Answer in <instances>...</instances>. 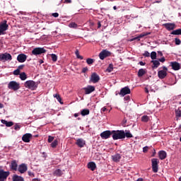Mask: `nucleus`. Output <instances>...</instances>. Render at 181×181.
Segmentation results:
<instances>
[{
	"mask_svg": "<svg viewBox=\"0 0 181 181\" xmlns=\"http://www.w3.org/2000/svg\"><path fill=\"white\" fill-rule=\"evenodd\" d=\"M175 115L177 118H180V117H181V110H175Z\"/></svg>",
	"mask_w": 181,
	"mask_h": 181,
	"instance_id": "43",
	"label": "nucleus"
},
{
	"mask_svg": "<svg viewBox=\"0 0 181 181\" xmlns=\"http://www.w3.org/2000/svg\"><path fill=\"white\" fill-rule=\"evenodd\" d=\"M88 168L90 169V170H92V172H94V170H95V169H97V165L95 164V163L91 161L89 162L87 165Z\"/></svg>",
	"mask_w": 181,
	"mask_h": 181,
	"instance_id": "21",
	"label": "nucleus"
},
{
	"mask_svg": "<svg viewBox=\"0 0 181 181\" xmlns=\"http://www.w3.org/2000/svg\"><path fill=\"white\" fill-rule=\"evenodd\" d=\"M20 78L23 81H24V80H26V78H28V76L26 75V73L22 72L21 74H20Z\"/></svg>",
	"mask_w": 181,
	"mask_h": 181,
	"instance_id": "31",
	"label": "nucleus"
},
{
	"mask_svg": "<svg viewBox=\"0 0 181 181\" xmlns=\"http://www.w3.org/2000/svg\"><path fill=\"white\" fill-rule=\"evenodd\" d=\"M52 16H54V18H59V14L58 13H54L52 14Z\"/></svg>",
	"mask_w": 181,
	"mask_h": 181,
	"instance_id": "54",
	"label": "nucleus"
},
{
	"mask_svg": "<svg viewBox=\"0 0 181 181\" xmlns=\"http://www.w3.org/2000/svg\"><path fill=\"white\" fill-rule=\"evenodd\" d=\"M100 76L98 74H97V73L93 72L90 75L89 82L93 83V84H95V83H98V81H100Z\"/></svg>",
	"mask_w": 181,
	"mask_h": 181,
	"instance_id": "6",
	"label": "nucleus"
},
{
	"mask_svg": "<svg viewBox=\"0 0 181 181\" xmlns=\"http://www.w3.org/2000/svg\"><path fill=\"white\" fill-rule=\"evenodd\" d=\"M101 28V21L98 22V28L100 29Z\"/></svg>",
	"mask_w": 181,
	"mask_h": 181,
	"instance_id": "59",
	"label": "nucleus"
},
{
	"mask_svg": "<svg viewBox=\"0 0 181 181\" xmlns=\"http://www.w3.org/2000/svg\"><path fill=\"white\" fill-rule=\"evenodd\" d=\"M165 61L166 59H165L164 57L158 59V62H160L161 63H165Z\"/></svg>",
	"mask_w": 181,
	"mask_h": 181,
	"instance_id": "52",
	"label": "nucleus"
},
{
	"mask_svg": "<svg viewBox=\"0 0 181 181\" xmlns=\"http://www.w3.org/2000/svg\"><path fill=\"white\" fill-rule=\"evenodd\" d=\"M149 149H150V148H149V146H145V147H144L143 148V152H144V153H146V152H148V151H149Z\"/></svg>",
	"mask_w": 181,
	"mask_h": 181,
	"instance_id": "48",
	"label": "nucleus"
},
{
	"mask_svg": "<svg viewBox=\"0 0 181 181\" xmlns=\"http://www.w3.org/2000/svg\"><path fill=\"white\" fill-rule=\"evenodd\" d=\"M136 181H144V179L143 178H139L136 180Z\"/></svg>",
	"mask_w": 181,
	"mask_h": 181,
	"instance_id": "64",
	"label": "nucleus"
},
{
	"mask_svg": "<svg viewBox=\"0 0 181 181\" xmlns=\"http://www.w3.org/2000/svg\"><path fill=\"white\" fill-rule=\"evenodd\" d=\"M6 23V20H4L2 23H0V29L4 32L8 30V28H9V25H8Z\"/></svg>",
	"mask_w": 181,
	"mask_h": 181,
	"instance_id": "20",
	"label": "nucleus"
},
{
	"mask_svg": "<svg viewBox=\"0 0 181 181\" xmlns=\"http://www.w3.org/2000/svg\"><path fill=\"white\" fill-rule=\"evenodd\" d=\"M139 64H140V66H145V62H139Z\"/></svg>",
	"mask_w": 181,
	"mask_h": 181,
	"instance_id": "61",
	"label": "nucleus"
},
{
	"mask_svg": "<svg viewBox=\"0 0 181 181\" xmlns=\"http://www.w3.org/2000/svg\"><path fill=\"white\" fill-rule=\"evenodd\" d=\"M163 26H164V28H165V29L169 31L173 30V29L176 28V25L172 23H164Z\"/></svg>",
	"mask_w": 181,
	"mask_h": 181,
	"instance_id": "15",
	"label": "nucleus"
},
{
	"mask_svg": "<svg viewBox=\"0 0 181 181\" xmlns=\"http://www.w3.org/2000/svg\"><path fill=\"white\" fill-rule=\"evenodd\" d=\"M151 58L152 60H156V52H152L151 53Z\"/></svg>",
	"mask_w": 181,
	"mask_h": 181,
	"instance_id": "40",
	"label": "nucleus"
},
{
	"mask_svg": "<svg viewBox=\"0 0 181 181\" xmlns=\"http://www.w3.org/2000/svg\"><path fill=\"white\" fill-rule=\"evenodd\" d=\"M23 67H25V65H23V64L20 65V66H18V69L21 71V70H22V69H23Z\"/></svg>",
	"mask_w": 181,
	"mask_h": 181,
	"instance_id": "56",
	"label": "nucleus"
},
{
	"mask_svg": "<svg viewBox=\"0 0 181 181\" xmlns=\"http://www.w3.org/2000/svg\"><path fill=\"white\" fill-rule=\"evenodd\" d=\"M144 90H145V93H146V94L149 93V90H148V88H145Z\"/></svg>",
	"mask_w": 181,
	"mask_h": 181,
	"instance_id": "62",
	"label": "nucleus"
},
{
	"mask_svg": "<svg viewBox=\"0 0 181 181\" xmlns=\"http://www.w3.org/2000/svg\"><path fill=\"white\" fill-rule=\"evenodd\" d=\"M107 111V107H103L102 109H101V112H105Z\"/></svg>",
	"mask_w": 181,
	"mask_h": 181,
	"instance_id": "57",
	"label": "nucleus"
},
{
	"mask_svg": "<svg viewBox=\"0 0 181 181\" xmlns=\"http://www.w3.org/2000/svg\"><path fill=\"white\" fill-rule=\"evenodd\" d=\"M54 98H57V101H59V103H60V104H63V102H62V98L60 97V95H59L57 93L54 94Z\"/></svg>",
	"mask_w": 181,
	"mask_h": 181,
	"instance_id": "35",
	"label": "nucleus"
},
{
	"mask_svg": "<svg viewBox=\"0 0 181 181\" xmlns=\"http://www.w3.org/2000/svg\"><path fill=\"white\" fill-rule=\"evenodd\" d=\"M134 136H132V134L129 131H125L124 132V138H132Z\"/></svg>",
	"mask_w": 181,
	"mask_h": 181,
	"instance_id": "33",
	"label": "nucleus"
},
{
	"mask_svg": "<svg viewBox=\"0 0 181 181\" xmlns=\"http://www.w3.org/2000/svg\"><path fill=\"white\" fill-rule=\"evenodd\" d=\"M14 129H15V131H19V129H21V126L18 124H16L14 125Z\"/></svg>",
	"mask_w": 181,
	"mask_h": 181,
	"instance_id": "50",
	"label": "nucleus"
},
{
	"mask_svg": "<svg viewBox=\"0 0 181 181\" xmlns=\"http://www.w3.org/2000/svg\"><path fill=\"white\" fill-rule=\"evenodd\" d=\"M64 4H71V0H64Z\"/></svg>",
	"mask_w": 181,
	"mask_h": 181,
	"instance_id": "58",
	"label": "nucleus"
},
{
	"mask_svg": "<svg viewBox=\"0 0 181 181\" xmlns=\"http://www.w3.org/2000/svg\"><path fill=\"white\" fill-rule=\"evenodd\" d=\"M8 88L13 91H18L21 88V84L15 81H11L8 84Z\"/></svg>",
	"mask_w": 181,
	"mask_h": 181,
	"instance_id": "2",
	"label": "nucleus"
},
{
	"mask_svg": "<svg viewBox=\"0 0 181 181\" xmlns=\"http://www.w3.org/2000/svg\"><path fill=\"white\" fill-rule=\"evenodd\" d=\"M31 138H32V134L27 133L23 136L22 141L23 142L29 143L30 142Z\"/></svg>",
	"mask_w": 181,
	"mask_h": 181,
	"instance_id": "18",
	"label": "nucleus"
},
{
	"mask_svg": "<svg viewBox=\"0 0 181 181\" xmlns=\"http://www.w3.org/2000/svg\"><path fill=\"white\" fill-rule=\"evenodd\" d=\"M112 159L113 162H119V160H121V154L116 153V154L112 156Z\"/></svg>",
	"mask_w": 181,
	"mask_h": 181,
	"instance_id": "24",
	"label": "nucleus"
},
{
	"mask_svg": "<svg viewBox=\"0 0 181 181\" xmlns=\"http://www.w3.org/2000/svg\"><path fill=\"white\" fill-rule=\"evenodd\" d=\"M141 121L142 122H148V121H149V117H148L147 115L142 116Z\"/></svg>",
	"mask_w": 181,
	"mask_h": 181,
	"instance_id": "37",
	"label": "nucleus"
},
{
	"mask_svg": "<svg viewBox=\"0 0 181 181\" xmlns=\"http://www.w3.org/2000/svg\"><path fill=\"white\" fill-rule=\"evenodd\" d=\"M11 175V172L5 171L4 169L0 168V181H5L8 179V177Z\"/></svg>",
	"mask_w": 181,
	"mask_h": 181,
	"instance_id": "5",
	"label": "nucleus"
},
{
	"mask_svg": "<svg viewBox=\"0 0 181 181\" xmlns=\"http://www.w3.org/2000/svg\"><path fill=\"white\" fill-rule=\"evenodd\" d=\"M76 145L78 146V148H84V145H86V141L83 139H78L76 142Z\"/></svg>",
	"mask_w": 181,
	"mask_h": 181,
	"instance_id": "19",
	"label": "nucleus"
},
{
	"mask_svg": "<svg viewBox=\"0 0 181 181\" xmlns=\"http://www.w3.org/2000/svg\"><path fill=\"white\" fill-rule=\"evenodd\" d=\"M111 135H112V131L106 130L100 134V138L102 139H108V138H111Z\"/></svg>",
	"mask_w": 181,
	"mask_h": 181,
	"instance_id": "11",
	"label": "nucleus"
},
{
	"mask_svg": "<svg viewBox=\"0 0 181 181\" xmlns=\"http://www.w3.org/2000/svg\"><path fill=\"white\" fill-rule=\"evenodd\" d=\"M122 126L123 127H127V119H123L122 121Z\"/></svg>",
	"mask_w": 181,
	"mask_h": 181,
	"instance_id": "53",
	"label": "nucleus"
},
{
	"mask_svg": "<svg viewBox=\"0 0 181 181\" xmlns=\"http://www.w3.org/2000/svg\"><path fill=\"white\" fill-rule=\"evenodd\" d=\"M119 94L122 97H125V95H127V94H131V89H129V87L125 86L124 88H122L120 90V92Z\"/></svg>",
	"mask_w": 181,
	"mask_h": 181,
	"instance_id": "12",
	"label": "nucleus"
},
{
	"mask_svg": "<svg viewBox=\"0 0 181 181\" xmlns=\"http://www.w3.org/2000/svg\"><path fill=\"white\" fill-rule=\"evenodd\" d=\"M94 62H95L94 59L88 58L86 59V63H87V64H89V66L93 64V63H94Z\"/></svg>",
	"mask_w": 181,
	"mask_h": 181,
	"instance_id": "39",
	"label": "nucleus"
},
{
	"mask_svg": "<svg viewBox=\"0 0 181 181\" xmlns=\"http://www.w3.org/2000/svg\"><path fill=\"white\" fill-rule=\"evenodd\" d=\"M175 43L177 46H179V45H181V40L179 38H175Z\"/></svg>",
	"mask_w": 181,
	"mask_h": 181,
	"instance_id": "46",
	"label": "nucleus"
},
{
	"mask_svg": "<svg viewBox=\"0 0 181 181\" xmlns=\"http://www.w3.org/2000/svg\"><path fill=\"white\" fill-rule=\"evenodd\" d=\"M170 66L172 67L173 70H175V71L180 70V64L177 62H171Z\"/></svg>",
	"mask_w": 181,
	"mask_h": 181,
	"instance_id": "14",
	"label": "nucleus"
},
{
	"mask_svg": "<svg viewBox=\"0 0 181 181\" xmlns=\"http://www.w3.org/2000/svg\"><path fill=\"white\" fill-rule=\"evenodd\" d=\"M171 35H181V28L172 31Z\"/></svg>",
	"mask_w": 181,
	"mask_h": 181,
	"instance_id": "36",
	"label": "nucleus"
},
{
	"mask_svg": "<svg viewBox=\"0 0 181 181\" xmlns=\"http://www.w3.org/2000/svg\"><path fill=\"white\" fill-rule=\"evenodd\" d=\"M69 26L70 28H74V29H77V28H78V25H77V23H74V22H72V23H71L69 24Z\"/></svg>",
	"mask_w": 181,
	"mask_h": 181,
	"instance_id": "38",
	"label": "nucleus"
},
{
	"mask_svg": "<svg viewBox=\"0 0 181 181\" xmlns=\"http://www.w3.org/2000/svg\"><path fill=\"white\" fill-rule=\"evenodd\" d=\"M57 139L54 140V141L51 144V147L52 148H56V146H57Z\"/></svg>",
	"mask_w": 181,
	"mask_h": 181,
	"instance_id": "42",
	"label": "nucleus"
},
{
	"mask_svg": "<svg viewBox=\"0 0 181 181\" xmlns=\"http://www.w3.org/2000/svg\"><path fill=\"white\" fill-rule=\"evenodd\" d=\"M112 138L114 141L125 139V131L124 130H112Z\"/></svg>",
	"mask_w": 181,
	"mask_h": 181,
	"instance_id": "1",
	"label": "nucleus"
},
{
	"mask_svg": "<svg viewBox=\"0 0 181 181\" xmlns=\"http://www.w3.org/2000/svg\"><path fill=\"white\" fill-rule=\"evenodd\" d=\"M54 174L57 176H62V170H60V169L56 170L54 172Z\"/></svg>",
	"mask_w": 181,
	"mask_h": 181,
	"instance_id": "44",
	"label": "nucleus"
},
{
	"mask_svg": "<svg viewBox=\"0 0 181 181\" xmlns=\"http://www.w3.org/2000/svg\"><path fill=\"white\" fill-rule=\"evenodd\" d=\"M8 60H12V55L11 54L6 52L0 54V62H8Z\"/></svg>",
	"mask_w": 181,
	"mask_h": 181,
	"instance_id": "10",
	"label": "nucleus"
},
{
	"mask_svg": "<svg viewBox=\"0 0 181 181\" xmlns=\"http://www.w3.org/2000/svg\"><path fill=\"white\" fill-rule=\"evenodd\" d=\"M10 168L11 170H15V172L18 170V163L16 162V160H14L11 161Z\"/></svg>",
	"mask_w": 181,
	"mask_h": 181,
	"instance_id": "22",
	"label": "nucleus"
},
{
	"mask_svg": "<svg viewBox=\"0 0 181 181\" xmlns=\"http://www.w3.org/2000/svg\"><path fill=\"white\" fill-rule=\"evenodd\" d=\"M151 63L153 64V69H158V67L160 66V62H159V60H152Z\"/></svg>",
	"mask_w": 181,
	"mask_h": 181,
	"instance_id": "26",
	"label": "nucleus"
},
{
	"mask_svg": "<svg viewBox=\"0 0 181 181\" xmlns=\"http://www.w3.org/2000/svg\"><path fill=\"white\" fill-rule=\"evenodd\" d=\"M151 168L153 173H158L159 169V160L158 158L151 159Z\"/></svg>",
	"mask_w": 181,
	"mask_h": 181,
	"instance_id": "3",
	"label": "nucleus"
},
{
	"mask_svg": "<svg viewBox=\"0 0 181 181\" xmlns=\"http://www.w3.org/2000/svg\"><path fill=\"white\" fill-rule=\"evenodd\" d=\"M13 74H14V76H19V74L21 75V71L17 69L13 71Z\"/></svg>",
	"mask_w": 181,
	"mask_h": 181,
	"instance_id": "45",
	"label": "nucleus"
},
{
	"mask_svg": "<svg viewBox=\"0 0 181 181\" xmlns=\"http://www.w3.org/2000/svg\"><path fill=\"white\" fill-rule=\"evenodd\" d=\"M54 140V137H53L52 136H48V142H49V144L53 142Z\"/></svg>",
	"mask_w": 181,
	"mask_h": 181,
	"instance_id": "49",
	"label": "nucleus"
},
{
	"mask_svg": "<svg viewBox=\"0 0 181 181\" xmlns=\"http://www.w3.org/2000/svg\"><path fill=\"white\" fill-rule=\"evenodd\" d=\"M52 62H57V55L56 54H51Z\"/></svg>",
	"mask_w": 181,
	"mask_h": 181,
	"instance_id": "41",
	"label": "nucleus"
},
{
	"mask_svg": "<svg viewBox=\"0 0 181 181\" xmlns=\"http://www.w3.org/2000/svg\"><path fill=\"white\" fill-rule=\"evenodd\" d=\"M90 114V110L88 109H83L81 111V115L83 117H86V115H88Z\"/></svg>",
	"mask_w": 181,
	"mask_h": 181,
	"instance_id": "30",
	"label": "nucleus"
},
{
	"mask_svg": "<svg viewBox=\"0 0 181 181\" xmlns=\"http://www.w3.org/2000/svg\"><path fill=\"white\" fill-rule=\"evenodd\" d=\"M87 71H88V68L86 66L82 69L81 73H87Z\"/></svg>",
	"mask_w": 181,
	"mask_h": 181,
	"instance_id": "51",
	"label": "nucleus"
},
{
	"mask_svg": "<svg viewBox=\"0 0 181 181\" xmlns=\"http://www.w3.org/2000/svg\"><path fill=\"white\" fill-rule=\"evenodd\" d=\"M46 52V49L43 47H35L32 51V54H34V56H37L39 54H43Z\"/></svg>",
	"mask_w": 181,
	"mask_h": 181,
	"instance_id": "7",
	"label": "nucleus"
},
{
	"mask_svg": "<svg viewBox=\"0 0 181 181\" xmlns=\"http://www.w3.org/2000/svg\"><path fill=\"white\" fill-rule=\"evenodd\" d=\"M143 56L144 57H151V54L148 51H145L144 53L143 54Z\"/></svg>",
	"mask_w": 181,
	"mask_h": 181,
	"instance_id": "47",
	"label": "nucleus"
},
{
	"mask_svg": "<svg viewBox=\"0 0 181 181\" xmlns=\"http://www.w3.org/2000/svg\"><path fill=\"white\" fill-rule=\"evenodd\" d=\"M1 124H4V125H6V127H12L13 125V122H8L5 119H1Z\"/></svg>",
	"mask_w": 181,
	"mask_h": 181,
	"instance_id": "27",
	"label": "nucleus"
},
{
	"mask_svg": "<svg viewBox=\"0 0 181 181\" xmlns=\"http://www.w3.org/2000/svg\"><path fill=\"white\" fill-rule=\"evenodd\" d=\"M110 56H111V53L107 49H103L99 54V58L100 60H104V59H106V57H110Z\"/></svg>",
	"mask_w": 181,
	"mask_h": 181,
	"instance_id": "9",
	"label": "nucleus"
},
{
	"mask_svg": "<svg viewBox=\"0 0 181 181\" xmlns=\"http://www.w3.org/2000/svg\"><path fill=\"white\" fill-rule=\"evenodd\" d=\"M131 98L129 96H126L124 97V100H126V101H128V100H129Z\"/></svg>",
	"mask_w": 181,
	"mask_h": 181,
	"instance_id": "63",
	"label": "nucleus"
},
{
	"mask_svg": "<svg viewBox=\"0 0 181 181\" xmlns=\"http://www.w3.org/2000/svg\"><path fill=\"white\" fill-rule=\"evenodd\" d=\"M114 70V65H112V64H110L108 67L106 69V71H107V73H111V71H112Z\"/></svg>",
	"mask_w": 181,
	"mask_h": 181,
	"instance_id": "32",
	"label": "nucleus"
},
{
	"mask_svg": "<svg viewBox=\"0 0 181 181\" xmlns=\"http://www.w3.org/2000/svg\"><path fill=\"white\" fill-rule=\"evenodd\" d=\"M17 170H18L20 173H25V172L28 170V165L25 163H22L20 165H18Z\"/></svg>",
	"mask_w": 181,
	"mask_h": 181,
	"instance_id": "17",
	"label": "nucleus"
},
{
	"mask_svg": "<svg viewBox=\"0 0 181 181\" xmlns=\"http://www.w3.org/2000/svg\"><path fill=\"white\" fill-rule=\"evenodd\" d=\"M148 34H141L140 35H139L138 37H135L132 39L130 40V42H134V40H138L140 41L141 40V37H144L145 36H147Z\"/></svg>",
	"mask_w": 181,
	"mask_h": 181,
	"instance_id": "29",
	"label": "nucleus"
},
{
	"mask_svg": "<svg viewBox=\"0 0 181 181\" xmlns=\"http://www.w3.org/2000/svg\"><path fill=\"white\" fill-rule=\"evenodd\" d=\"M24 86L30 90H36L37 88V84L34 81H27L25 82Z\"/></svg>",
	"mask_w": 181,
	"mask_h": 181,
	"instance_id": "4",
	"label": "nucleus"
},
{
	"mask_svg": "<svg viewBox=\"0 0 181 181\" xmlns=\"http://www.w3.org/2000/svg\"><path fill=\"white\" fill-rule=\"evenodd\" d=\"M168 76V68L166 66H163V70L158 71V76L162 80Z\"/></svg>",
	"mask_w": 181,
	"mask_h": 181,
	"instance_id": "8",
	"label": "nucleus"
},
{
	"mask_svg": "<svg viewBox=\"0 0 181 181\" xmlns=\"http://www.w3.org/2000/svg\"><path fill=\"white\" fill-rule=\"evenodd\" d=\"M13 181H25V179H23V177L19 176L18 175H13L12 177Z\"/></svg>",
	"mask_w": 181,
	"mask_h": 181,
	"instance_id": "25",
	"label": "nucleus"
},
{
	"mask_svg": "<svg viewBox=\"0 0 181 181\" xmlns=\"http://www.w3.org/2000/svg\"><path fill=\"white\" fill-rule=\"evenodd\" d=\"M144 74H146V69H140L138 71L137 76L138 77H142Z\"/></svg>",
	"mask_w": 181,
	"mask_h": 181,
	"instance_id": "28",
	"label": "nucleus"
},
{
	"mask_svg": "<svg viewBox=\"0 0 181 181\" xmlns=\"http://www.w3.org/2000/svg\"><path fill=\"white\" fill-rule=\"evenodd\" d=\"M28 175L31 176V177H35V174L30 171H28Z\"/></svg>",
	"mask_w": 181,
	"mask_h": 181,
	"instance_id": "55",
	"label": "nucleus"
},
{
	"mask_svg": "<svg viewBox=\"0 0 181 181\" xmlns=\"http://www.w3.org/2000/svg\"><path fill=\"white\" fill-rule=\"evenodd\" d=\"M83 90L85 91V94H91V93L95 91V87L91 85H88L87 87L83 88Z\"/></svg>",
	"mask_w": 181,
	"mask_h": 181,
	"instance_id": "13",
	"label": "nucleus"
},
{
	"mask_svg": "<svg viewBox=\"0 0 181 181\" xmlns=\"http://www.w3.org/2000/svg\"><path fill=\"white\" fill-rule=\"evenodd\" d=\"M158 156L160 160H163V159H166V157L168 156V153H166V151H160L158 152Z\"/></svg>",
	"mask_w": 181,
	"mask_h": 181,
	"instance_id": "23",
	"label": "nucleus"
},
{
	"mask_svg": "<svg viewBox=\"0 0 181 181\" xmlns=\"http://www.w3.org/2000/svg\"><path fill=\"white\" fill-rule=\"evenodd\" d=\"M158 54H159V56H160V57H162V56H163V53H162L161 51H158Z\"/></svg>",
	"mask_w": 181,
	"mask_h": 181,
	"instance_id": "60",
	"label": "nucleus"
},
{
	"mask_svg": "<svg viewBox=\"0 0 181 181\" xmlns=\"http://www.w3.org/2000/svg\"><path fill=\"white\" fill-rule=\"evenodd\" d=\"M26 59H28V56L25 54H20L17 57V60L19 63H25Z\"/></svg>",
	"mask_w": 181,
	"mask_h": 181,
	"instance_id": "16",
	"label": "nucleus"
},
{
	"mask_svg": "<svg viewBox=\"0 0 181 181\" xmlns=\"http://www.w3.org/2000/svg\"><path fill=\"white\" fill-rule=\"evenodd\" d=\"M75 54H76L77 59H80V60H83L84 59V57H83V56L80 55V52H78V49H76L75 51Z\"/></svg>",
	"mask_w": 181,
	"mask_h": 181,
	"instance_id": "34",
	"label": "nucleus"
}]
</instances>
